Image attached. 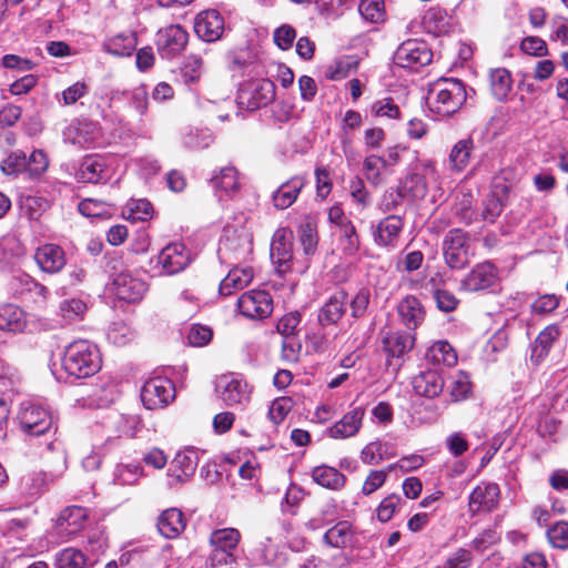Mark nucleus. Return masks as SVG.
Listing matches in <instances>:
<instances>
[{"label": "nucleus", "mask_w": 568, "mask_h": 568, "mask_svg": "<svg viewBox=\"0 0 568 568\" xmlns=\"http://www.w3.org/2000/svg\"><path fill=\"white\" fill-rule=\"evenodd\" d=\"M467 99L465 84L457 79H439L432 84L427 103L432 112L448 116L457 112Z\"/></svg>", "instance_id": "nucleus-1"}, {"label": "nucleus", "mask_w": 568, "mask_h": 568, "mask_svg": "<svg viewBox=\"0 0 568 568\" xmlns=\"http://www.w3.org/2000/svg\"><path fill=\"white\" fill-rule=\"evenodd\" d=\"M101 356L92 343L80 339L67 346L62 358L64 371L77 378H87L101 368Z\"/></svg>", "instance_id": "nucleus-2"}, {"label": "nucleus", "mask_w": 568, "mask_h": 568, "mask_svg": "<svg viewBox=\"0 0 568 568\" xmlns=\"http://www.w3.org/2000/svg\"><path fill=\"white\" fill-rule=\"evenodd\" d=\"M241 537V532L236 528L213 530L209 539L211 552L207 557V565L212 568H223L235 564V551Z\"/></svg>", "instance_id": "nucleus-3"}, {"label": "nucleus", "mask_w": 568, "mask_h": 568, "mask_svg": "<svg viewBox=\"0 0 568 568\" xmlns=\"http://www.w3.org/2000/svg\"><path fill=\"white\" fill-rule=\"evenodd\" d=\"M293 240L292 230L282 227L276 230L271 243V258L275 265L278 275L284 276L288 273H303L307 265H297L293 257Z\"/></svg>", "instance_id": "nucleus-4"}, {"label": "nucleus", "mask_w": 568, "mask_h": 568, "mask_svg": "<svg viewBox=\"0 0 568 568\" xmlns=\"http://www.w3.org/2000/svg\"><path fill=\"white\" fill-rule=\"evenodd\" d=\"M110 265L113 270L112 284L116 297L128 303L141 301L148 290L146 283L134 276L128 268H123L119 258L111 260Z\"/></svg>", "instance_id": "nucleus-5"}, {"label": "nucleus", "mask_w": 568, "mask_h": 568, "mask_svg": "<svg viewBox=\"0 0 568 568\" xmlns=\"http://www.w3.org/2000/svg\"><path fill=\"white\" fill-rule=\"evenodd\" d=\"M275 99V84L268 79H254L243 83L239 90V104L256 110Z\"/></svg>", "instance_id": "nucleus-6"}, {"label": "nucleus", "mask_w": 568, "mask_h": 568, "mask_svg": "<svg viewBox=\"0 0 568 568\" xmlns=\"http://www.w3.org/2000/svg\"><path fill=\"white\" fill-rule=\"evenodd\" d=\"M443 255L450 268L460 270L469 262V237L460 229L449 230L443 241Z\"/></svg>", "instance_id": "nucleus-7"}, {"label": "nucleus", "mask_w": 568, "mask_h": 568, "mask_svg": "<svg viewBox=\"0 0 568 568\" xmlns=\"http://www.w3.org/2000/svg\"><path fill=\"white\" fill-rule=\"evenodd\" d=\"M215 392L226 406H242L248 403L251 390L247 383L237 374H224L215 382Z\"/></svg>", "instance_id": "nucleus-8"}, {"label": "nucleus", "mask_w": 568, "mask_h": 568, "mask_svg": "<svg viewBox=\"0 0 568 568\" xmlns=\"http://www.w3.org/2000/svg\"><path fill=\"white\" fill-rule=\"evenodd\" d=\"M437 180L438 172L432 160L420 162L410 173H408L402 183L400 190L403 194L412 200H422L428 192L427 180Z\"/></svg>", "instance_id": "nucleus-9"}, {"label": "nucleus", "mask_w": 568, "mask_h": 568, "mask_svg": "<svg viewBox=\"0 0 568 568\" xmlns=\"http://www.w3.org/2000/svg\"><path fill=\"white\" fill-rule=\"evenodd\" d=\"M433 53L428 45L419 40H407L403 42L394 54L396 65L404 69L417 70L432 62Z\"/></svg>", "instance_id": "nucleus-10"}, {"label": "nucleus", "mask_w": 568, "mask_h": 568, "mask_svg": "<svg viewBox=\"0 0 568 568\" xmlns=\"http://www.w3.org/2000/svg\"><path fill=\"white\" fill-rule=\"evenodd\" d=\"M175 397L174 384L166 377L156 376L146 381L141 390V399L148 409L166 406Z\"/></svg>", "instance_id": "nucleus-11"}, {"label": "nucleus", "mask_w": 568, "mask_h": 568, "mask_svg": "<svg viewBox=\"0 0 568 568\" xmlns=\"http://www.w3.org/2000/svg\"><path fill=\"white\" fill-rule=\"evenodd\" d=\"M237 307L243 316L261 320L272 313L273 303L268 293L253 290L241 295Z\"/></svg>", "instance_id": "nucleus-12"}, {"label": "nucleus", "mask_w": 568, "mask_h": 568, "mask_svg": "<svg viewBox=\"0 0 568 568\" xmlns=\"http://www.w3.org/2000/svg\"><path fill=\"white\" fill-rule=\"evenodd\" d=\"M187 39L189 34L181 26L165 27L158 32V51L162 58L171 59L185 49Z\"/></svg>", "instance_id": "nucleus-13"}, {"label": "nucleus", "mask_w": 568, "mask_h": 568, "mask_svg": "<svg viewBox=\"0 0 568 568\" xmlns=\"http://www.w3.org/2000/svg\"><path fill=\"white\" fill-rule=\"evenodd\" d=\"M21 428L26 434L40 436L52 426V417L42 406L29 404L19 414Z\"/></svg>", "instance_id": "nucleus-14"}, {"label": "nucleus", "mask_w": 568, "mask_h": 568, "mask_svg": "<svg viewBox=\"0 0 568 568\" xmlns=\"http://www.w3.org/2000/svg\"><path fill=\"white\" fill-rule=\"evenodd\" d=\"M88 511L83 507L71 506L63 509L55 523V528L62 541L75 537L85 526Z\"/></svg>", "instance_id": "nucleus-15"}, {"label": "nucleus", "mask_w": 568, "mask_h": 568, "mask_svg": "<svg viewBox=\"0 0 568 568\" xmlns=\"http://www.w3.org/2000/svg\"><path fill=\"white\" fill-rule=\"evenodd\" d=\"M190 263V252L182 243L166 245L158 256V264L165 275H174L183 271Z\"/></svg>", "instance_id": "nucleus-16"}, {"label": "nucleus", "mask_w": 568, "mask_h": 568, "mask_svg": "<svg viewBox=\"0 0 568 568\" xmlns=\"http://www.w3.org/2000/svg\"><path fill=\"white\" fill-rule=\"evenodd\" d=\"M194 31L202 40L214 42L223 34L224 19L215 9L204 10L195 18Z\"/></svg>", "instance_id": "nucleus-17"}, {"label": "nucleus", "mask_w": 568, "mask_h": 568, "mask_svg": "<svg viewBox=\"0 0 568 568\" xmlns=\"http://www.w3.org/2000/svg\"><path fill=\"white\" fill-rule=\"evenodd\" d=\"M404 227V221L398 215H388L381 220L373 233L374 242L378 246L395 248Z\"/></svg>", "instance_id": "nucleus-18"}, {"label": "nucleus", "mask_w": 568, "mask_h": 568, "mask_svg": "<svg viewBox=\"0 0 568 568\" xmlns=\"http://www.w3.org/2000/svg\"><path fill=\"white\" fill-rule=\"evenodd\" d=\"M34 261L41 271L55 274L67 264L63 248L55 244H44L37 248Z\"/></svg>", "instance_id": "nucleus-19"}, {"label": "nucleus", "mask_w": 568, "mask_h": 568, "mask_svg": "<svg viewBox=\"0 0 568 568\" xmlns=\"http://www.w3.org/2000/svg\"><path fill=\"white\" fill-rule=\"evenodd\" d=\"M499 487L493 483H481L476 486L469 496V510L471 513L491 511L498 504Z\"/></svg>", "instance_id": "nucleus-20"}, {"label": "nucleus", "mask_w": 568, "mask_h": 568, "mask_svg": "<svg viewBox=\"0 0 568 568\" xmlns=\"http://www.w3.org/2000/svg\"><path fill=\"white\" fill-rule=\"evenodd\" d=\"M497 282V271L488 262L476 265L463 280L462 285L466 291L478 292L493 287Z\"/></svg>", "instance_id": "nucleus-21"}, {"label": "nucleus", "mask_w": 568, "mask_h": 568, "mask_svg": "<svg viewBox=\"0 0 568 568\" xmlns=\"http://www.w3.org/2000/svg\"><path fill=\"white\" fill-rule=\"evenodd\" d=\"M364 416L365 409L363 407L352 408L328 428L329 437L345 439L355 436L362 427Z\"/></svg>", "instance_id": "nucleus-22"}, {"label": "nucleus", "mask_w": 568, "mask_h": 568, "mask_svg": "<svg viewBox=\"0 0 568 568\" xmlns=\"http://www.w3.org/2000/svg\"><path fill=\"white\" fill-rule=\"evenodd\" d=\"M413 388L419 396L434 398L442 394L445 382L443 375L435 369L419 373L413 378Z\"/></svg>", "instance_id": "nucleus-23"}, {"label": "nucleus", "mask_w": 568, "mask_h": 568, "mask_svg": "<svg viewBox=\"0 0 568 568\" xmlns=\"http://www.w3.org/2000/svg\"><path fill=\"white\" fill-rule=\"evenodd\" d=\"M186 520L183 513L178 508H169L158 517V531L168 539L179 537L185 529Z\"/></svg>", "instance_id": "nucleus-24"}, {"label": "nucleus", "mask_w": 568, "mask_h": 568, "mask_svg": "<svg viewBox=\"0 0 568 568\" xmlns=\"http://www.w3.org/2000/svg\"><path fill=\"white\" fill-rule=\"evenodd\" d=\"M414 335L404 331L388 332L383 337V347L388 361L390 358H400L409 353L414 347Z\"/></svg>", "instance_id": "nucleus-25"}, {"label": "nucleus", "mask_w": 568, "mask_h": 568, "mask_svg": "<svg viewBox=\"0 0 568 568\" xmlns=\"http://www.w3.org/2000/svg\"><path fill=\"white\" fill-rule=\"evenodd\" d=\"M509 185L494 184L490 194L484 201L481 217L488 222H495L501 214L508 199Z\"/></svg>", "instance_id": "nucleus-26"}, {"label": "nucleus", "mask_w": 568, "mask_h": 568, "mask_svg": "<svg viewBox=\"0 0 568 568\" xmlns=\"http://www.w3.org/2000/svg\"><path fill=\"white\" fill-rule=\"evenodd\" d=\"M305 183L304 176L296 175L281 184L272 196L274 206L280 210L290 207L296 201Z\"/></svg>", "instance_id": "nucleus-27"}, {"label": "nucleus", "mask_w": 568, "mask_h": 568, "mask_svg": "<svg viewBox=\"0 0 568 568\" xmlns=\"http://www.w3.org/2000/svg\"><path fill=\"white\" fill-rule=\"evenodd\" d=\"M106 176V164L99 155L84 158L77 171V179L84 183H99L105 180Z\"/></svg>", "instance_id": "nucleus-28"}, {"label": "nucleus", "mask_w": 568, "mask_h": 568, "mask_svg": "<svg viewBox=\"0 0 568 568\" xmlns=\"http://www.w3.org/2000/svg\"><path fill=\"white\" fill-rule=\"evenodd\" d=\"M99 135L98 126L88 121H78L71 124L64 132V136L72 144L81 148H90Z\"/></svg>", "instance_id": "nucleus-29"}, {"label": "nucleus", "mask_w": 568, "mask_h": 568, "mask_svg": "<svg viewBox=\"0 0 568 568\" xmlns=\"http://www.w3.org/2000/svg\"><path fill=\"white\" fill-rule=\"evenodd\" d=\"M402 322L408 329H415L425 318V310L420 301L412 295L403 298L397 306Z\"/></svg>", "instance_id": "nucleus-30"}, {"label": "nucleus", "mask_w": 568, "mask_h": 568, "mask_svg": "<svg viewBox=\"0 0 568 568\" xmlns=\"http://www.w3.org/2000/svg\"><path fill=\"white\" fill-rule=\"evenodd\" d=\"M347 296L344 292H337L332 295L322 306L318 313L321 325H332L337 323L346 311Z\"/></svg>", "instance_id": "nucleus-31"}, {"label": "nucleus", "mask_w": 568, "mask_h": 568, "mask_svg": "<svg viewBox=\"0 0 568 568\" xmlns=\"http://www.w3.org/2000/svg\"><path fill=\"white\" fill-rule=\"evenodd\" d=\"M253 276V268L250 266L233 267L222 280L220 293L224 296H229L233 294L234 291L243 290L252 282Z\"/></svg>", "instance_id": "nucleus-32"}, {"label": "nucleus", "mask_w": 568, "mask_h": 568, "mask_svg": "<svg viewBox=\"0 0 568 568\" xmlns=\"http://www.w3.org/2000/svg\"><path fill=\"white\" fill-rule=\"evenodd\" d=\"M475 143L471 138L458 140L450 149L448 154V163L450 170L455 172L464 171L470 162Z\"/></svg>", "instance_id": "nucleus-33"}, {"label": "nucleus", "mask_w": 568, "mask_h": 568, "mask_svg": "<svg viewBox=\"0 0 568 568\" xmlns=\"http://www.w3.org/2000/svg\"><path fill=\"white\" fill-rule=\"evenodd\" d=\"M426 359L433 365L452 367L456 365L458 357L455 348L447 341H436L428 347Z\"/></svg>", "instance_id": "nucleus-34"}, {"label": "nucleus", "mask_w": 568, "mask_h": 568, "mask_svg": "<svg viewBox=\"0 0 568 568\" xmlns=\"http://www.w3.org/2000/svg\"><path fill=\"white\" fill-rule=\"evenodd\" d=\"M560 329L557 325L551 324L545 327L535 339L531 351V359L536 363L542 361L549 353L554 343L558 339Z\"/></svg>", "instance_id": "nucleus-35"}, {"label": "nucleus", "mask_w": 568, "mask_h": 568, "mask_svg": "<svg viewBox=\"0 0 568 568\" xmlns=\"http://www.w3.org/2000/svg\"><path fill=\"white\" fill-rule=\"evenodd\" d=\"M136 38L134 33H120L106 39L102 48L105 52L116 57H129L135 50Z\"/></svg>", "instance_id": "nucleus-36"}, {"label": "nucleus", "mask_w": 568, "mask_h": 568, "mask_svg": "<svg viewBox=\"0 0 568 568\" xmlns=\"http://www.w3.org/2000/svg\"><path fill=\"white\" fill-rule=\"evenodd\" d=\"M450 20L449 14L444 9L434 7L425 13L423 24L429 33L442 36L449 32L452 27Z\"/></svg>", "instance_id": "nucleus-37"}, {"label": "nucleus", "mask_w": 568, "mask_h": 568, "mask_svg": "<svg viewBox=\"0 0 568 568\" xmlns=\"http://www.w3.org/2000/svg\"><path fill=\"white\" fill-rule=\"evenodd\" d=\"M312 478L320 486L332 490L341 489L346 481L343 473L325 465L315 467L312 471Z\"/></svg>", "instance_id": "nucleus-38"}, {"label": "nucleus", "mask_w": 568, "mask_h": 568, "mask_svg": "<svg viewBox=\"0 0 568 568\" xmlns=\"http://www.w3.org/2000/svg\"><path fill=\"white\" fill-rule=\"evenodd\" d=\"M26 327L24 312L13 304L0 306V329L9 332H22Z\"/></svg>", "instance_id": "nucleus-39"}, {"label": "nucleus", "mask_w": 568, "mask_h": 568, "mask_svg": "<svg viewBox=\"0 0 568 568\" xmlns=\"http://www.w3.org/2000/svg\"><path fill=\"white\" fill-rule=\"evenodd\" d=\"M251 251L252 240L245 232H242L241 234H236L234 232L232 235L226 234L220 246V252L231 253L236 258L244 257Z\"/></svg>", "instance_id": "nucleus-40"}, {"label": "nucleus", "mask_w": 568, "mask_h": 568, "mask_svg": "<svg viewBox=\"0 0 568 568\" xmlns=\"http://www.w3.org/2000/svg\"><path fill=\"white\" fill-rule=\"evenodd\" d=\"M354 531L351 523L343 520L338 521L329 528L323 536V540L332 548H345L349 545Z\"/></svg>", "instance_id": "nucleus-41"}, {"label": "nucleus", "mask_w": 568, "mask_h": 568, "mask_svg": "<svg viewBox=\"0 0 568 568\" xmlns=\"http://www.w3.org/2000/svg\"><path fill=\"white\" fill-rule=\"evenodd\" d=\"M212 184L220 197L230 196L240 189L237 171L233 166L222 169L220 174L212 179Z\"/></svg>", "instance_id": "nucleus-42"}, {"label": "nucleus", "mask_w": 568, "mask_h": 568, "mask_svg": "<svg viewBox=\"0 0 568 568\" xmlns=\"http://www.w3.org/2000/svg\"><path fill=\"white\" fill-rule=\"evenodd\" d=\"M513 80L510 72L505 68H497L490 72V90L497 100L507 98L511 90Z\"/></svg>", "instance_id": "nucleus-43"}, {"label": "nucleus", "mask_w": 568, "mask_h": 568, "mask_svg": "<svg viewBox=\"0 0 568 568\" xmlns=\"http://www.w3.org/2000/svg\"><path fill=\"white\" fill-rule=\"evenodd\" d=\"M85 564V555L73 547L62 549L55 555V568H84Z\"/></svg>", "instance_id": "nucleus-44"}, {"label": "nucleus", "mask_w": 568, "mask_h": 568, "mask_svg": "<svg viewBox=\"0 0 568 568\" xmlns=\"http://www.w3.org/2000/svg\"><path fill=\"white\" fill-rule=\"evenodd\" d=\"M152 214L153 206L144 199L131 200L123 210V216L132 222L146 221Z\"/></svg>", "instance_id": "nucleus-45"}, {"label": "nucleus", "mask_w": 568, "mask_h": 568, "mask_svg": "<svg viewBox=\"0 0 568 568\" xmlns=\"http://www.w3.org/2000/svg\"><path fill=\"white\" fill-rule=\"evenodd\" d=\"M196 469V462L187 454H178L172 464L170 471L172 476L179 481H184L187 477L194 474Z\"/></svg>", "instance_id": "nucleus-46"}, {"label": "nucleus", "mask_w": 568, "mask_h": 568, "mask_svg": "<svg viewBox=\"0 0 568 568\" xmlns=\"http://www.w3.org/2000/svg\"><path fill=\"white\" fill-rule=\"evenodd\" d=\"M471 392V382L468 373L457 372L452 377L449 394L455 402L466 399Z\"/></svg>", "instance_id": "nucleus-47"}, {"label": "nucleus", "mask_w": 568, "mask_h": 568, "mask_svg": "<svg viewBox=\"0 0 568 568\" xmlns=\"http://www.w3.org/2000/svg\"><path fill=\"white\" fill-rule=\"evenodd\" d=\"M358 11L371 23H378L385 19V4L383 0H362Z\"/></svg>", "instance_id": "nucleus-48"}, {"label": "nucleus", "mask_w": 568, "mask_h": 568, "mask_svg": "<svg viewBox=\"0 0 568 568\" xmlns=\"http://www.w3.org/2000/svg\"><path fill=\"white\" fill-rule=\"evenodd\" d=\"M473 195L469 191H459L455 194L454 212L467 224L474 220Z\"/></svg>", "instance_id": "nucleus-49"}, {"label": "nucleus", "mask_w": 568, "mask_h": 568, "mask_svg": "<svg viewBox=\"0 0 568 568\" xmlns=\"http://www.w3.org/2000/svg\"><path fill=\"white\" fill-rule=\"evenodd\" d=\"M87 311L85 303L80 298L64 300L60 303L59 313L65 322H74L82 318Z\"/></svg>", "instance_id": "nucleus-50"}, {"label": "nucleus", "mask_w": 568, "mask_h": 568, "mask_svg": "<svg viewBox=\"0 0 568 568\" xmlns=\"http://www.w3.org/2000/svg\"><path fill=\"white\" fill-rule=\"evenodd\" d=\"M300 323L301 314L296 311L290 312L278 320L276 328L284 338L297 337Z\"/></svg>", "instance_id": "nucleus-51"}, {"label": "nucleus", "mask_w": 568, "mask_h": 568, "mask_svg": "<svg viewBox=\"0 0 568 568\" xmlns=\"http://www.w3.org/2000/svg\"><path fill=\"white\" fill-rule=\"evenodd\" d=\"M203 70V60L197 54H189L182 67L181 73L185 82H195L200 79Z\"/></svg>", "instance_id": "nucleus-52"}, {"label": "nucleus", "mask_w": 568, "mask_h": 568, "mask_svg": "<svg viewBox=\"0 0 568 568\" xmlns=\"http://www.w3.org/2000/svg\"><path fill=\"white\" fill-rule=\"evenodd\" d=\"M550 545L558 549L568 548V523L558 521L547 530Z\"/></svg>", "instance_id": "nucleus-53"}, {"label": "nucleus", "mask_w": 568, "mask_h": 568, "mask_svg": "<svg viewBox=\"0 0 568 568\" xmlns=\"http://www.w3.org/2000/svg\"><path fill=\"white\" fill-rule=\"evenodd\" d=\"M371 112L376 118L398 119L399 108L392 98H383L373 103Z\"/></svg>", "instance_id": "nucleus-54"}, {"label": "nucleus", "mask_w": 568, "mask_h": 568, "mask_svg": "<svg viewBox=\"0 0 568 568\" xmlns=\"http://www.w3.org/2000/svg\"><path fill=\"white\" fill-rule=\"evenodd\" d=\"M293 407L290 397H278L274 399L268 409V417L274 424H281Z\"/></svg>", "instance_id": "nucleus-55"}, {"label": "nucleus", "mask_w": 568, "mask_h": 568, "mask_svg": "<svg viewBox=\"0 0 568 568\" xmlns=\"http://www.w3.org/2000/svg\"><path fill=\"white\" fill-rule=\"evenodd\" d=\"M296 39V31L291 24H282L273 32V41L281 50L292 48Z\"/></svg>", "instance_id": "nucleus-56"}, {"label": "nucleus", "mask_w": 568, "mask_h": 568, "mask_svg": "<svg viewBox=\"0 0 568 568\" xmlns=\"http://www.w3.org/2000/svg\"><path fill=\"white\" fill-rule=\"evenodd\" d=\"M386 161L377 155H369L364 161V172L368 181L374 184L381 181V171L386 168Z\"/></svg>", "instance_id": "nucleus-57"}, {"label": "nucleus", "mask_w": 568, "mask_h": 568, "mask_svg": "<svg viewBox=\"0 0 568 568\" xmlns=\"http://www.w3.org/2000/svg\"><path fill=\"white\" fill-rule=\"evenodd\" d=\"M341 239L344 241V251L353 255L358 251L359 239L352 222L345 223L339 229Z\"/></svg>", "instance_id": "nucleus-58"}, {"label": "nucleus", "mask_w": 568, "mask_h": 568, "mask_svg": "<svg viewBox=\"0 0 568 568\" xmlns=\"http://www.w3.org/2000/svg\"><path fill=\"white\" fill-rule=\"evenodd\" d=\"M148 89L144 84L133 88L129 93L130 105L140 114L144 115L148 111L149 99Z\"/></svg>", "instance_id": "nucleus-59"}, {"label": "nucleus", "mask_w": 568, "mask_h": 568, "mask_svg": "<svg viewBox=\"0 0 568 568\" xmlns=\"http://www.w3.org/2000/svg\"><path fill=\"white\" fill-rule=\"evenodd\" d=\"M524 53L534 57H545L548 54L546 42L539 37H526L520 43Z\"/></svg>", "instance_id": "nucleus-60"}, {"label": "nucleus", "mask_w": 568, "mask_h": 568, "mask_svg": "<svg viewBox=\"0 0 568 568\" xmlns=\"http://www.w3.org/2000/svg\"><path fill=\"white\" fill-rule=\"evenodd\" d=\"M142 428L141 418L136 414H122L119 416L118 430L133 437Z\"/></svg>", "instance_id": "nucleus-61"}, {"label": "nucleus", "mask_w": 568, "mask_h": 568, "mask_svg": "<svg viewBox=\"0 0 568 568\" xmlns=\"http://www.w3.org/2000/svg\"><path fill=\"white\" fill-rule=\"evenodd\" d=\"M471 562V552L468 549L458 548L445 560L440 568H469Z\"/></svg>", "instance_id": "nucleus-62"}, {"label": "nucleus", "mask_w": 568, "mask_h": 568, "mask_svg": "<svg viewBox=\"0 0 568 568\" xmlns=\"http://www.w3.org/2000/svg\"><path fill=\"white\" fill-rule=\"evenodd\" d=\"M300 241L303 246L304 254L306 256L313 254L317 246V233L316 230L310 224H305L301 229Z\"/></svg>", "instance_id": "nucleus-63"}, {"label": "nucleus", "mask_w": 568, "mask_h": 568, "mask_svg": "<svg viewBox=\"0 0 568 568\" xmlns=\"http://www.w3.org/2000/svg\"><path fill=\"white\" fill-rule=\"evenodd\" d=\"M559 305V300L554 294H546L542 296H539L537 300L534 301L531 304V310L534 313L537 314H549L554 312Z\"/></svg>", "instance_id": "nucleus-64"}]
</instances>
